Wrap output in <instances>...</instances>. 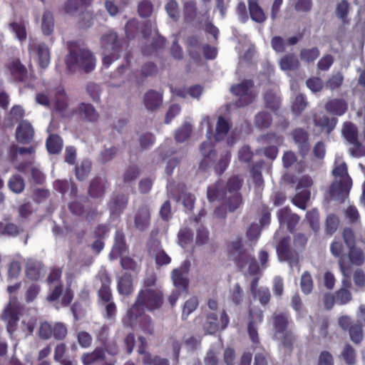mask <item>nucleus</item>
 Listing matches in <instances>:
<instances>
[{
  "mask_svg": "<svg viewBox=\"0 0 365 365\" xmlns=\"http://www.w3.org/2000/svg\"><path fill=\"white\" fill-rule=\"evenodd\" d=\"M80 115L88 121H96L98 118V113L94 107L89 103H81L78 108Z\"/></svg>",
  "mask_w": 365,
  "mask_h": 365,
  "instance_id": "f704fd0d",
  "label": "nucleus"
},
{
  "mask_svg": "<svg viewBox=\"0 0 365 365\" xmlns=\"http://www.w3.org/2000/svg\"><path fill=\"white\" fill-rule=\"evenodd\" d=\"M316 124L322 126L324 128H327V131L329 132L334 129L337 123V119L335 118H328L323 116L320 119L315 120Z\"/></svg>",
  "mask_w": 365,
  "mask_h": 365,
  "instance_id": "4d7b16f0",
  "label": "nucleus"
},
{
  "mask_svg": "<svg viewBox=\"0 0 365 365\" xmlns=\"http://www.w3.org/2000/svg\"><path fill=\"white\" fill-rule=\"evenodd\" d=\"M190 264L185 262L180 267L175 269L172 272V279L175 287L185 291L188 285L187 274Z\"/></svg>",
  "mask_w": 365,
  "mask_h": 365,
  "instance_id": "f3484780",
  "label": "nucleus"
},
{
  "mask_svg": "<svg viewBox=\"0 0 365 365\" xmlns=\"http://www.w3.org/2000/svg\"><path fill=\"white\" fill-rule=\"evenodd\" d=\"M149 253L155 259L158 265L168 264L171 261L170 257L162 250L158 242H154L153 246L149 249Z\"/></svg>",
  "mask_w": 365,
  "mask_h": 365,
  "instance_id": "a878e982",
  "label": "nucleus"
},
{
  "mask_svg": "<svg viewBox=\"0 0 365 365\" xmlns=\"http://www.w3.org/2000/svg\"><path fill=\"white\" fill-rule=\"evenodd\" d=\"M230 129L229 123L222 117H219L216 125V133L214 135L215 140L220 141L223 140Z\"/></svg>",
  "mask_w": 365,
  "mask_h": 365,
  "instance_id": "58836bf2",
  "label": "nucleus"
},
{
  "mask_svg": "<svg viewBox=\"0 0 365 365\" xmlns=\"http://www.w3.org/2000/svg\"><path fill=\"white\" fill-rule=\"evenodd\" d=\"M342 248V244L339 242H334L330 247L332 255L336 257H340L339 264L341 272L345 277L349 278L351 274V267H349L346 262V257L345 256H341Z\"/></svg>",
  "mask_w": 365,
  "mask_h": 365,
  "instance_id": "6ab92c4d",
  "label": "nucleus"
},
{
  "mask_svg": "<svg viewBox=\"0 0 365 365\" xmlns=\"http://www.w3.org/2000/svg\"><path fill=\"white\" fill-rule=\"evenodd\" d=\"M231 155L230 152H226L222 154L217 163L215 170L218 175L222 174L227 169L230 162Z\"/></svg>",
  "mask_w": 365,
  "mask_h": 365,
  "instance_id": "de8ad7c7",
  "label": "nucleus"
},
{
  "mask_svg": "<svg viewBox=\"0 0 365 365\" xmlns=\"http://www.w3.org/2000/svg\"><path fill=\"white\" fill-rule=\"evenodd\" d=\"M250 322L248 325V333L250 335V337L253 343H258L259 342V338H258V333L256 327L255 325L256 324H259L262 322L263 319V314L262 311H257L256 312H254L252 310H250Z\"/></svg>",
  "mask_w": 365,
  "mask_h": 365,
  "instance_id": "393cba45",
  "label": "nucleus"
},
{
  "mask_svg": "<svg viewBox=\"0 0 365 365\" xmlns=\"http://www.w3.org/2000/svg\"><path fill=\"white\" fill-rule=\"evenodd\" d=\"M292 135L295 143L298 145L301 154L305 155L309 149L307 133L302 129H296Z\"/></svg>",
  "mask_w": 365,
  "mask_h": 365,
  "instance_id": "cd10ccee",
  "label": "nucleus"
},
{
  "mask_svg": "<svg viewBox=\"0 0 365 365\" xmlns=\"http://www.w3.org/2000/svg\"><path fill=\"white\" fill-rule=\"evenodd\" d=\"M8 186L12 192L15 193H21L24 189L25 184L21 176L14 175L9 180Z\"/></svg>",
  "mask_w": 365,
  "mask_h": 365,
  "instance_id": "37998d69",
  "label": "nucleus"
},
{
  "mask_svg": "<svg viewBox=\"0 0 365 365\" xmlns=\"http://www.w3.org/2000/svg\"><path fill=\"white\" fill-rule=\"evenodd\" d=\"M343 138L353 148H350V153L352 156L360 157L365 155V150H363L361 143L358 139V130L356 126L351 122H345L341 129Z\"/></svg>",
  "mask_w": 365,
  "mask_h": 365,
  "instance_id": "9b49d317",
  "label": "nucleus"
},
{
  "mask_svg": "<svg viewBox=\"0 0 365 365\" xmlns=\"http://www.w3.org/2000/svg\"><path fill=\"white\" fill-rule=\"evenodd\" d=\"M16 139L21 143H29L34 135V130L31 123L27 120H23L17 127L16 132Z\"/></svg>",
  "mask_w": 365,
  "mask_h": 365,
  "instance_id": "a211bd4d",
  "label": "nucleus"
},
{
  "mask_svg": "<svg viewBox=\"0 0 365 365\" xmlns=\"http://www.w3.org/2000/svg\"><path fill=\"white\" fill-rule=\"evenodd\" d=\"M198 306V300L197 297H192L187 299L183 306L182 318L186 319L188 316L193 312Z\"/></svg>",
  "mask_w": 365,
  "mask_h": 365,
  "instance_id": "a18cd8bd",
  "label": "nucleus"
},
{
  "mask_svg": "<svg viewBox=\"0 0 365 365\" xmlns=\"http://www.w3.org/2000/svg\"><path fill=\"white\" fill-rule=\"evenodd\" d=\"M242 182V180L238 176H233L228 180L225 187L220 182H217L215 185L208 187L207 192L208 200L210 202L222 201V205L215 210L216 217H224L226 214L225 210L233 212L241 205L242 197L239 191Z\"/></svg>",
  "mask_w": 365,
  "mask_h": 365,
  "instance_id": "f257e3e1",
  "label": "nucleus"
},
{
  "mask_svg": "<svg viewBox=\"0 0 365 365\" xmlns=\"http://www.w3.org/2000/svg\"><path fill=\"white\" fill-rule=\"evenodd\" d=\"M299 65L298 58L293 54L286 55L279 61V66L282 71H291L298 68Z\"/></svg>",
  "mask_w": 365,
  "mask_h": 365,
  "instance_id": "e433bc0d",
  "label": "nucleus"
},
{
  "mask_svg": "<svg viewBox=\"0 0 365 365\" xmlns=\"http://www.w3.org/2000/svg\"><path fill=\"white\" fill-rule=\"evenodd\" d=\"M162 94L154 91L147 92L144 98L145 105L149 110H154L159 107L162 103Z\"/></svg>",
  "mask_w": 365,
  "mask_h": 365,
  "instance_id": "2f4dec72",
  "label": "nucleus"
},
{
  "mask_svg": "<svg viewBox=\"0 0 365 365\" xmlns=\"http://www.w3.org/2000/svg\"><path fill=\"white\" fill-rule=\"evenodd\" d=\"M229 257L235 261L240 268H244L248 265V272L250 274H256L259 272V267L252 256L251 253L243 249L240 239H236L232 241L228 248Z\"/></svg>",
  "mask_w": 365,
  "mask_h": 365,
  "instance_id": "423d86ee",
  "label": "nucleus"
},
{
  "mask_svg": "<svg viewBox=\"0 0 365 365\" xmlns=\"http://www.w3.org/2000/svg\"><path fill=\"white\" fill-rule=\"evenodd\" d=\"M258 0H249V9L252 19L256 22L262 23L265 21L266 16L262 9L257 3Z\"/></svg>",
  "mask_w": 365,
  "mask_h": 365,
  "instance_id": "72a5a7b5",
  "label": "nucleus"
},
{
  "mask_svg": "<svg viewBox=\"0 0 365 365\" xmlns=\"http://www.w3.org/2000/svg\"><path fill=\"white\" fill-rule=\"evenodd\" d=\"M335 181L330 187V195L333 198L339 199L348 195L351 186V179L347 173L345 163H339L333 170Z\"/></svg>",
  "mask_w": 365,
  "mask_h": 365,
  "instance_id": "0eeeda50",
  "label": "nucleus"
},
{
  "mask_svg": "<svg viewBox=\"0 0 365 365\" xmlns=\"http://www.w3.org/2000/svg\"><path fill=\"white\" fill-rule=\"evenodd\" d=\"M101 45L103 47V63L108 67L112 62L118 58L119 47L117 43V35L110 32L101 38Z\"/></svg>",
  "mask_w": 365,
  "mask_h": 365,
  "instance_id": "1a4fd4ad",
  "label": "nucleus"
},
{
  "mask_svg": "<svg viewBox=\"0 0 365 365\" xmlns=\"http://www.w3.org/2000/svg\"><path fill=\"white\" fill-rule=\"evenodd\" d=\"M8 68L14 80L26 83L28 78V73L26 68L20 61L16 59L9 63Z\"/></svg>",
  "mask_w": 365,
  "mask_h": 365,
  "instance_id": "5701e85b",
  "label": "nucleus"
},
{
  "mask_svg": "<svg viewBox=\"0 0 365 365\" xmlns=\"http://www.w3.org/2000/svg\"><path fill=\"white\" fill-rule=\"evenodd\" d=\"M46 147L49 153H58L63 148L62 139L56 135H51L46 140Z\"/></svg>",
  "mask_w": 365,
  "mask_h": 365,
  "instance_id": "4c0bfd02",
  "label": "nucleus"
},
{
  "mask_svg": "<svg viewBox=\"0 0 365 365\" xmlns=\"http://www.w3.org/2000/svg\"><path fill=\"white\" fill-rule=\"evenodd\" d=\"M26 274L28 278L32 280H38L43 276L44 269L40 262L29 259L26 262Z\"/></svg>",
  "mask_w": 365,
  "mask_h": 365,
  "instance_id": "bb28decb",
  "label": "nucleus"
},
{
  "mask_svg": "<svg viewBox=\"0 0 365 365\" xmlns=\"http://www.w3.org/2000/svg\"><path fill=\"white\" fill-rule=\"evenodd\" d=\"M179 243L180 246L185 248L192 239V233L190 230L183 228L180 230L178 234Z\"/></svg>",
  "mask_w": 365,
  "mask_h": 365,
  "instance_id": "bf43d9fd",
  "label": "nucleus"
},
{
  "mask_svg": "<svg viewBox=\"0 0 365 365\" xmlns=\"http://www.w3.org/2000/svg\"><path fill=\"white\" fill-rule=\"evenodd\" d=\"M91 168V163L85 160L82 161L81 165L78 167L76 170V178L80 180H84L88 175Z\"/></svg>",
  "mask_w": 365,
  "mask_h": 365,
  "instance_id": "603ef678",
  "label": "nucleus"
},
{
  "mask_svg": "<svg viewBox=\"0 0 365 365\" xmlns=\"http://www.w3.org/2000/svg\"><path fill=\"white\" fill-rule=\"evenodd\" d=\"M290 239L283 238L277 247L278 257L281 261H289L291 268L294 266L297 267L298 271L300 268L298 264V256L297 254H292L289 250Z\"/></svg>",
  "mask_w": 365,
  "mask_h": 365,
  "instance_id": "dca6fc26",
  "label": "nucleus"
},
{
  "mask_svg": "<svg viewBox=\"0 0 365 365\" xmlns=\"http://www.w3.org/2000/svg\"><path fill=\"white\" fill-rule=\"evenodd\" d=\"M102 285L98 291L99 297L104 302H109L112 297L110 289V279L106 272L101 274Z\"/></svg>",
  "mask_w": 365,
  "mask_h": 365,
  "instance_id": "473e14b6",
  "label": "nucleus"
},
{
  "mask_svg": "<svg viewBox=\"0 0 365 365\" xmlns=\"http://www.w3.org/2000/svg\"><path fill=\"white\" fill-rule=\"evenodd\" d=\"M65 61L68 71L73 73L81 71H91L96 66V60L89 50L73 43L69 47Z\"/></svg>",
  "mask_w": 365,
  "mask_h": 365,
  "instance_id": "f03ea898",
  "label": "nucleus"
},
{
  "mask_svg": "<svg viewBox=\"0 0 365 365\" xmlns=\"http://www.w3.org/2000/svg\"><path fill=\"white\" fill-rule=\"evenodd\" d=\"M91 0H68L66 6L67 13L73 14L78 9L88 4Z\"/></svg>",
  "mask_w": 365,
  "mask_h": 365,
  "instance_id": "5fc2aeb1",
  "label": "nucleus"
},
{
  "mask_svg": "<svg viewBox=\"0 0 365 365\" xmlns=\"http://www.w3.org/2000/svg\"><path fill=\"white\" fill-rule=\"evenodd\" d=\"M163 304V293L160 289L148 288L141 290L135 304L128 310L130 319H137L144 310L153 311L160 307Z\"/></svg>",
  "mask_w": 365,
  "mask_h": 365,
  "instance_id": "7ed1b4c3",
  "label": "nucleus"
},
{
  "mask_svg": "<svg viewBox=\"0 0 365 365\" xmlns=\"http://www.w3.org/2000/svg\"><path fill=\"white\" fill-rule=\"evenodd\" d=\"M118 291L120 294L129 295L133 292V284L131 276L125 274L118 282Z\"/></svg>",
  "mask_w": 365,
  "mask_h": 365,
  "instance_id": "c9c22d12",
  "label": "nucleus"
},
{
  "mask_svg": "<svg viewBox=\"0 0 365 365\" xmlns=\"http://www.w3.org/2000/svg\"><path fill=\"white\" fill-rule=\"evenodd\" d=\"M20 304L15 297H11L9 302L2 314V319L6 324L7 331L10 335L15 331L19 321Z\"/></svg>",
  "mask_w": 365,
  "mask_h": 365,
  "instance_id": "f8f14e48",
  "label": "nucleus"
},
{
  "mask_svg": "<svg viewBox=\"0 0 365 365\" xmlns=\"http://www.w3.org/2000/svg\"><path fill=\"white\" fill-rule=\"evenodd\" d=\"M310 197L309 192H301L297 193L295 197L293 198L292 202L294 205L299 207L301 209H305V205L307 202L309 200Z\"/></svg>",
  "mask_w": 365,
  "mask_h": 365,
  "instance_id": "052dcab7",
  "label": "nucleus"
},
{
  "mask_svg": "<svg viewBox=\"0 0 365 365\" xmlns=\"http://www.w3.org/2000/svg\"><path fill=\"white\" fill-rule=\"evenodd\" d=\"M255 299H258L262 305H266L270 299V293L267 288L262 287L252 294Z\"/></svg>",
  "mask_w": 365,
  "mask_h": 365,
  "instance_id": "338daca9",
  "label": "nucleus"
},
{
  "mask_svg": "<svg viewBox=\"0 0 365 365\" xmlns=\"http://www.w3.org/2000/svg\"><path fill=\"white\" fill-rule=\"evenodd\" d=\"M230 91L234 95L239 96V100L236 103L239 107L248 105L257 96V92L252 81L248 80L232 86Z\"/></svg>",
  "mask_w": 365,
  "mask_h": 365,
  "instance_id": "9d476101",
  "label": "nucleus"
},
{
  "mask_svg": "<svg viewBox=\"0 0 365 365\" xmlns=\"http://www.w3.org/2000/svg\"><path fill=\"white\" fill-rule=\"evenodd\" d=\"M29 55L36 60L41 68H45L50 63V52L46 45L31 41L29 45Z\"/></svg>",
  "mask_w": 365,
  "mask_h": 365,
  "instance_id": "4468645a",
  "label": "nucleus"
},
{
  "mask_svg": "<svg viewBox=\"0 0 365 365\" xmlns=\"http://www.w3.org/2000/svg\"><path fill=\"white\" fill-rule=\"evenodd\" d=\"M209 231L203 226L200 225L197 228L195 244L201 246L207 243L209 240Z\"/></svg>",
  "mask_w": 365,
  "mask_h": 365,
  "instance_id": "3c124183",
  "label": "nucleus"
},
{
  "mask_svg": "<svg viewBox=\"0 0 365 365\" xmlns=\"http://www.w3.org/2000/svg\"><path fill=\"white\" fill-rule=\"evenodd\" d=\"M53 16L49 11H46L43 14L42 19V31L43 34L49 35L53 31Z\"/></svg>",
  "mask_w": 365,
  "mask_h": 365,
  "instance_id": "79ce46f5",
  "label": "nucleus"
},
{
  "mask_svg": "<svg viewBox=\"0 0 365 365\" xmlns=\"http://www.w3.org/2000/svg\"><path fill=\"white\" fill-rule=\"evenodd\" d=\"M52 334L56 339H63L67 335V328L63 323H56L52 327Z\"/></svg>",
  "mask_w": 365,
  "mask_h": 365,
  "instance_id": "e2e57ef3",
  "label": "nucleus"
},
{
  "mask_svg": "<svg viewBox=\"0 0 365 365\" xmlns=\"http://www.w3.org/2000/svg\"><path fill=\"white\" fill-rule=\"evenodd\" d=\"M364 257L361 250L352 247L350 249L348 264L361 265L364 263ZM350 267V265H349Z\"/></svg>",
  "mask_w": 365,
  "mask_h": 365,
  "instance_id": "49530a36",
  "label": "nucleus"
},
{
  "mask_svg": "<svg viewBox=\"0 0 365 365\" xmlns=\"http://www.w3.org/2000/svg\"><path fill=\"white\" fill-rule=\"evenodd\" d=\"M349 4L346 1L343 0L339 2L336 8V15L343 22L347 21V15L349 13Z\"/></svg>",
  "mask_w": 365,
  "mask_h": 365,
  "instance_id": "864d4df0",
  "label": "nucleus"
},
{
  "mask_svg": "<svg viewBox=\"0 0 365 365\" xmlns=\"http://www.w3.org/2000/svg\"><path fill=\"white\" fill-rule=\"evenodd\" d=\"M108 187L107 181L103 178H95L91 183L89 194L92 197H101Z\"/></svg>",
  "mask_w": 365,
  "mask_h": 365,
  "instance_id": "c756f323",
  "label": "nucleus"
},
{
  "mask_svg": "<svg viewBox=\"0 0 365 365\" xmlns=\"http://www.w3.org/2000/svg\"><path fill=\"white\" fill-rule=\"evenodd\" d=\"M319 56V51L317 48L302 49L300 52V58L306 62H312Z\"/></svg>",
  "mask_w": 365,
  "mask_h": 365,
  "instance_id": "8fccbe9b",
  "label": "nucleus"
},
{
  "mask_svg": "<svg viewBox=\"0 0 365 365\" xmlns=\"http://www.w3.org/2000/svg\"><path fill=\"white\" fill-rule=\"evenodd\" d=\"M54 187L63 195H65L68 190H70L71 195H73L77 191L74 184L71 181L68 180H56L54 182Z\"/></svg>",
  "mask_w": 365,
  "mask_h": 365,
  "instance_id": "a19ab883",
  "label": "nucleus"
},
{
  "mask_svg": "<svg viewBox=\"0 0 365 365\" xmlns=\"http://www.w3.org/2000/svg\"><path fill=\"white\" fill-rule=\"evenodd\" d=\"M264 101L267 107L272 110L277 109L279 103V98L272 91L264 95Z\"/></svg>",
  "mask_w": 365,
  "mask_h": 365,
  "instance_id": "774afa93",
  "label": "nucleus"
},
{
  "mask_svg": "<svg viewBox=\"0 0 365 365\" xmlns=\"http://www.w3.org/2000/svg\"><path fill=\"white\" fill-rule=\"evenodd\" d=\"M105 361V353L102 348H96L92 352L84 353L81 356L83 365H100Z\"/></svg>",
  "mask_w": 365,
  "mask_h": 365,
  "instance_id": "412c9836",
  "label": "nucleus"
},
{
  "mask_svg": "<svg viewBox=\"0 0 365 365\" xmlns=\"http://www.w3.org/2000/svg\"><path fill=\"white\" fill-rule=\"evenodd\" d=\"M300 287L304 294H309L313 289V280L308 272H304L300 280Z\"/></svg>",
  "mask_w": 365,
  "mask_h": 365,
  "instance_id": "c03bdc74",
  "label": "nucleus"
},
{
  "mask_svg": "<svg viewBox=\"0 0 365 365\" xmlns=\"http://www.w3.org/2000/svg\"><path fill=\"white\" fill-rule=\"evenodd\" d=\"M325 108L329 113L341 116L347 111L348 103L344 99L334 98L326 103Z\"/></svg>",
  "mask_w": 365,
  "mask_h": 365,
  "instance_id": "b1692460",
  "label": "nucleus"
},
{
  "mask_svg": "<svg viewBox=\"0 0 365 365\" xmlns=\"http://www.w3.org/2000/svg\"><path fill=\"white\" fill-rule=\"evenodd\" d=\"M38 104L48 107L56 111L64 110L68 104V98L61 86L50 88L46 92L38 93L36 96Z\"/></svg>",
  "mask_w": 365,
  "mask_h": 365,
  "instance_id": "39448f33",
  "label": "nucleus"
},
{
  "mask_svg": "<svg viewBox=\"0 0 365 365\" xmlns=\"http://www.w3.org/2000/svg\"><path fill=\"white\" fill-rule=\"evenodd\" d=\"M316 124L322 126L324 128H327V131L329 132L334 129L337 123V119L335 118H328L323 116L320 119L315 120Z\"/></svg>",
  "mask_w": 365,
  "mask_h": 365,
  "instance_id": "13d9d810",
  "label": "nucleus"
},
{
  "mask_svg": "<svg viewBox=\"0 0 365 365\" xmlns=\"http://www.w3.org/2000/svg\"><path fill=\"white\" fill-rule=\"evenodd\" d=\"M150 225V211L147 207L138 210L135 217V226L139 230H144Z\"/></svg>",
  "mask_w": 365,
  "mask_h": 365,
  "instance_id": "c85d7f7f",
  "label": "nucleus"
},
{
  "mask_svg": "<svg viewBox=\"0 0 365 365\" xmlns=\"http://www.w3.org/2000/svg\"><path fill=\"white\" fill-rule=\"evenodd\" d=\"M274 334L273 338L275 340L280 341L282 344L290 349L294 340V336L287 327L288 325V317L284 314H275L273 317Z\"/></svg>",
  "mask_w": 365,
  "mask_h": 365,
  "instance_id": "6e6552de",
  "label": "nucleus"
},
{
  "mask_svg": "<svg viewBox=\"0 0 365 365\" xmlns=\"http://www.w3.org/2000/svg\"><path fill=\"white\" fill-rule=\"evenodd\" d=\"M270 115L266 112L259 113L255 116V124L258 128H266L271 124Z\"/></svg>",
  "mask_w": 365,
  "mask_h": 365,
  "instance_id": "09e8293b",
  "label": "nucleus"
},
{
  "mask_svg": "<svg viewBox=\"0 0 365 365\" xmlns=\"http://www.w3.org/2000/svg\"><path fill=\"white\" fill-rule=\"evenodd\" d=\"M349 335L354 343H359L363 339L361 326L357 324L351 325L349 329Z\"/></svg>",
  "mask_w": 365,
  "mask_h": 365,
  "instance_id": "69168bd1",
  "label": "nucleus"
},
{
  "mask_svg": "<svg viewBox=\"0 0 365 365\" xmlns=\"http://www.w3.org/2000/svg\"><path fill=\"white\" fill-rule=\"evenodd\" d=\"M192 125L189 123H184L177 130L175 131V138L178 143L185 142L190 135L192 132Z\"/></svg>",
  "mask_w": 365,
  "mask_h": 365,
  "instance_id": "ea45409f",
  "label": "nucleus"
},
{
  "mask_svg": "<svg viewBox=\"0 0 365 365\" xmlns=\"http://www.w3.org/2000/svg\"><path fill=\"white\" fill-rule=\"evenodd\" d=\"M34 149L32 147L28 148L13 146L9 151L11 160L15 168L22 173H26L31 168L34 180L40 183L43 180V173L36 168L33 167Z\"/></svg>",
  "mask_w": 365,
  "mask_h": 365,
  "instance_id": "20e7f679",
  "label": "nucleus"
},
{
  "mask_svg": "<svg viewBox=\"0 0 365 365\" xmlns=\"http://www.w3.org/2000/svg\"><path fill=\"white\" fill-rule=\"evenodd\" d=\"M77 340H78L79 345L82 348L86 349V348H88L91 345L93 338L89 333H88L85 331H79L77 334Z\"/></svg>",
  "mask_w": 365,
  "mask_h": 365,
  "instance_id": "0e129e2a",
  "label": "nucleus"
},
{
  "mask_svg": "<svg viewBox=\"0 0 365 365\" xmlns=\"http://www.w3.org/2000/svg\"><path fill=\"white\" fill-rule=\"evenodd\" d=\"M11 31L15 34L16 37L20 41H24L26 38V28L24 25L19 23H12L9 26Z\"/></svg>",
  "mask_w": 365,
  "mask_h": 365,
  "instance_id": "6e6d98bb",
  "label": "nucleus"
},
{
  "mask_svg": "<svg viewBox=\"0 0 365 365\" xmlns=\"http://www.w3.org/2000/svg\"><path fill=\"white\" fill-rule=\"evenodd\" d=\"M123 324L128 327H135L138 325L139 328L145 333L153 334V324L150 316L140 312L136 319L131 320L128 317V312L126 316L123 318Z\"/></svg>",
  "mask_w": 365,
  "mask_h": 365,
  "instance_id": "2eb2a0df",
  "label": "nucleus"
},
{
  "mask_svg": "<svg viewBox=\"0 0 365 365\" xmlns=\"http://www.w3.org/2000/svg\"><path fill=\"white\" fill-rule=\"evenodd\" d=\"M128 203V197L124 195H120L114 197L109 203V209L112 215H118L125 208Z\"/></svg>",
  "mask_w": 365,
  "mask_h": 365,
  "instance_id": "7c9ffc66",
  "label": "nucleus"
},
{
  "mask_svg": "<svg viewBox=\"0 0 365 365\" xmlns=\"http://www.w3.org/2000/svg\"><path fill=\"white\" fill-rule=\"evenodd\" d=\"M228 323L229 317L225 311L222 310L220 314V317L215 313L208 314L203 324V328L207 334H212L225 329Z\"/></svg>",
  "mask_w": 365,
  "mask_h": 365,
  "instance_id": "ddd939ff",
  "label": "nucleus"
},
{
  "mask_svg": "<svg viewBox=\"0 0 365 365\" xmlns=\"http://www.w3.org/2000/svg\"><path fill=\"white\" fill-rule=\"evenodd\" d=\"M278 219L280 225H287L290 232H292L299 221V217L297 215L292 213L287 207L282 208L279 211Z\"/></svg>",
  "mask_w": 365,
  "mask_h": 365,
  "instance_id": "aec40b11",
  "label": "nucleus"
},
{
  "mask_svg": "<svg viewBox=\"0 0 365 365\" xmlns=\"http://www.w3.org/2000/svg\"><path fill=\"white\" fill-rule=\"evenodd\" d=\"M351 299V294L346 288H341L336 293V302L339 304H345L350 302Z\"/></svg>",
  "mask_w": 365,
  "mask_h": 365,
  "instance_id": "680f3d73",
  "label": "nucleus"
},
{
  "mask_svg": "<svg viewBox=\"0 0 365 365\" xmlns=\"http://www.w3.org/2000/svg\"><path fill=\"white\" fill-rule=\"evenodd\" d=\"M262 140L267 143L272 144V145L266 148L264 153L267 158L272 160L274 159L278 153L277 145L282 143V138L274 134H269L266 137L263 138Z\"/></svg>",
  "mask_w": 365,
  "mask_h": 365,
  "instance_id": "4be33fe9",
  "label": "nucleus"
}]
</instances>
